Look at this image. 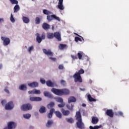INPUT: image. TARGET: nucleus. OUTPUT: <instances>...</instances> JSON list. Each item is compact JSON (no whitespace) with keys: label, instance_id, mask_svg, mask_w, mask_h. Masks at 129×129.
Wrapping results in <instances>:
<instances>
[{"label":"nucleus","instance_id":"nucleus-1","mask_svg":"<svg viewBox=\"0 0 129 129\" xmlns=\"http://www.w3.org/2000/svg\"><path fill=\"white\" fill-rule=\"evenodd\" d=\"M76 119L77 121L76 122L77 127L79 129H84L85 125L82 122V115L80 111H77L75 115Z\"/></svg>","mask_w":129,"mask_h":129},{"label":"nucleus","instance_id":"nucleus-2","mask_svg":"<svg viewBox=\"0 0 129 129\" xmlns=\"http://www.w3.org/2000/svg\"><path fill=\"white\" fill-rule=\"evenodd\" d=\"M51 91L54 94L58 96L68 95L70 94V91L67 89H57L52 88Z\"/></svg>","mask_w":129,"mask_h":129},{"label":"nucleus","instance_id":"nucleus-3","mask_svg":"<svg viewBox=\"0 0 129 129\" xmlns=\"http://www.w3.org/2000/svg\"><path fill=\"white\" fill-rule=\"evenodd\" d=\"M84 71L83 69H80L78 72H77L73 75V78H74V81L75 83H82V79L81 78V75L83 74L84 73Z\"/></svg>","mask_w":129,"mask_h":129},{"label":"nucleus","instance_id":"nucleus-4","mask_svg":"<svg viewBox=\"0 0 129 129\" xmlns=\"http://www.w3.org/2000/svg\"><path fill=\"white\" fill-rule=\"evenodd\" d=\"M32 108L33 107L32 106V104L30 103L23 104L21 107V110L24 111L31 110Z\"/></svg>","mask_w":129,"mask_h":129},{"label":"nucleus","instance_id":"nucleus-5","mask_svg":"<svg viewBox=\"0 0 129 129\" xmlns=\"http://www.w3.org/2000/svg\"><path fill=\"white\" fill-rule=\"evenodd\" d=\"M35 36H36V41L39 44L41 43L42 40H44L46 38V34H45L44 32L42 34L41 36H40V34L39 33H36Z\"/></svg>","mask_w":129,"mask_h":129},{"label":"nucleus","instance_id":"nucleus-6","mask_svg":"<svg viewBox=\"0 0 129 129\" xmlns=\"http://www.w3.org/2000/svg\"><path fill=\"white\" fill-rule=\"evenodd\" d=\"M53 19H54L59 22L61 21V19H60V18L59 17H57V16H56V15H55V14L51 15L50 16V15L47 16V20L49 22H50L52 20H53Z\"/></svg>","mask_w":129,"mask_h":129},{"label":"nucleus","instance_id":"nucleus-7","mask_svg":"<svg viewBox=\"0 0 129 129\" xmlns=\"http://www.w3.org/2000/svg\"><path fill=\"white\" fill-rule=\"evenodd\" d=\"M2 40L3 41L4 46H8L11 43V39L9 37H5V36H2L1 37Z\"/></svg>","mask_w":129,"mask_h":129},{"label":"nucleus","instance_id":"nucleus-8","mask_svg":"<svg viewBox=\"0 0 129 129\" xmlns=\"http://www.w3.org/2000/svg\"><path fill=\"white\" fill-rule=\"evenodd\" d=\"M42 51L48 57H52L54 55V53L52 52V50H51V49H46V48H43Z\"/></svg>","mask_w":129,"mask_h":129},{"label":"nucleus","instance_id":"nucleus-9","mask_svg":"<svg viewBox=\"0 0 129 129\" xmlns=\"http://www.w3.org/2000/svg\"><path fill=\"white\" fill-rule=\"evenodd\" d=\"M14 107V104L13 102H9L8 104H7L5 106V109L6 110H11L13 109Z\"/></svg>","mask_w":129,"mask_h":129},{"label":"nucleus","instance_id":"nucleus-10","mask_svg":"<svg viewBox=\"0 0 129 129\" xmlns=\"http://www.w3.org/2000/svg\"><path fill=\"white\" fill-rule=\"evenodd\" d=\"M29 100L31 102H40L42 101V98L39 97H31Z\"/></svg>","mask_w":129,"mask_h":129},{"label":"nucleus","instance_id":"nucleus-11","mask_svg":"<svg viewBox=\"0 0 129 129\" xmlns=\"http://www.w3.org/2000/svg\"><path fill=\"white\" fill-rule=\"evenodd\" d=\"M16 126L17 124L14 122H10L8 123V129H14Z\"/></svg>","mask_w":129,"mask_h":129},{"label":"nucleus","instance_id":"nucleus-12","mask_svg":"<svg viewBox=\"0 0 129 129\" xmlns=\"http://www.w3.org/2000/svg\"><path fill=\"white\" fill-rule=\"evenodd\" d=\"M42 27L44 30H48L50 29V28H51V26H50V25L46 22H44L43 23Z\"/></svg>","mask_w":129,"mask_h":129},{"label":"nucleus","instance_id":"nucleus-13","mask_svg":"<svg viewBox=\"0 0 129 129\" xmlns=\"http://www.w3.org/2000/svg\"><path fill=\"white\" fill-rule=\"evenodd\" d=\"M106 114L107 116L112 118L114 116V113L111 109H108L106 112Z\"/></svg>","mask_w":129,"mask_h":129},{"label":"nucleus","instance_id":"nucleus-14","mask_svg":"<svg viewBox=\"0 0 129 129\" xmlns=\"http://www.w3.org/2000/svg\"><path fill=\"white\" fill-rule=\"evenodd\" d=\"M54 37L57 39L58 41H61V34L59 32H54Z\"/></svg>","mask_w":129,"mask_h":129},{"label":"nucleus","instance_id":"nucleus-15","mask_svg":"<svg viewBox=\"0 0 129 129\" xmlns=\"http://www.w3.org/2000/svg\"><path fill=\"white\" fill-rule=\"evenodd\" d=\"M61 112L62 113V114L64 116H68L70 114V111L66 110L63 108L61 109Z\"/></svg>","mask_w":129,"mask_h":129},{"label":"nucleus","instance_id":"nucleus-16","mask_svg":"<svg viewBox=\"0 0 129 129\" xmlns=\"http://www.w3.org/2000/svg\"><path fill=\"white\" fill-rule=\"evenodd\" d=\"M28 86L31 88H36L39 86V84L36 82H34L33 83L28 84Z\"/></svg>","mask_w":129,"mask_h":129},{"label":"nucleus","instance_id":"nucleus-17","mask_svg":"<svg viewBox=\"0 0 129 129\" xmlns=\"http://www.w3.org/2000/svg\"><path fill=\"white\" fill-rule=\"evenodd\" d=\"M55 112V109L52 108L50 110L49 113L47 114V117L48 118H51L53 117V114Z\"/></svg>","mask_w":129,"mask_h":129},{"label":"nucleus","instance_id":"nucleus-18","mask_svg":"<svg viewBox=\"0 0 129 129\" xmlns=\"http://www.w3.org/2000/svg\"><path fill=\"white\" fill-rule=\"evenodd\" d=\"M20 10V7L19 5H16L14 7V13H18Z\"/></svg>","mask_w":129,"mask_h":129},{"label":"nucleus","instance_id":"nucleus-19","mask_svg":"<svg viewBox=\"0 0 129 129\" xmlns=\"http://www.w3.org/2000/svg\"><path fill=\"white\" fill-rule=\"evenodd\" d=\"M76 101V98L73 96H71L68 99V103H71L72 102H75Z\"/></svg>","mask_w":129,"mask_h":129},{"label":"nucleus","instance_id":"nucleus-20","mask_svg":"<svg viewBox=\"0 0 129 129\" xmlns=\"http://www.w3.org/2000/svg\"><path fill=\"white\" fill-rule=\"evenodd\" d=\"M58 48L60 50H64L65 49H67V44H62V43H60L58 46Z\"/></svg>","mask_w":129,"mask_h":129},{"label":"nucleus","instance_id":"nucleus-21","mask_svg":"<svg viewBox=\"0 0 129 129\" xmlns=\"http://www.w3.org/2000/svg\"><path fill=\"white\" fill-rule=\"evenodd\" d=\"M43 94L45 97H47L49 98H53V95H52L51 93H49V92L45 91L43 93Z\"/></svg>","mask_w":129,"mask_h":129},{"label":"nucleus","instance_id":"nucleus-22","mask_svg":"<svg viewBox=\"0 0 129 129\" xmlns=\"http://www.w3.org/2000/svg\"><path fill=\"white\" fill-rule=\"evenodd\" d=\"M47 111V109H46V107H45L44 106H41L40 107V108L39 109V112L40 113H45Z\"/></svg>","mask_w":129,"mask_h":129},{"label":"nucleus","instance_id":"nucleus-23","mask_svg":"<svg viewBox=\"0 0 129 129\" xmlns=\"http://www.w3.org/2000/svg\"><path fill=\"white\" fill-rule=\"evenodd\" d=\"M46 37L48 39H51L54 38V33H51L50 32H47L46 34Z\"/></svg>","mask_w":129,"mask_h":129},{"label":"nucleus","instance_id":"nucleus-24","mask_svg":"<svg viewBox=\"0 0 129 129\" xmlns=\"http://www.w3.org/2000/svg\"><path fill=\"white\" fill-rule=\"evenodd\" d=\"M99 121V119L96 117H93L92 118V123L93 124H97Z\"/></svg>","mask_w":129,"mask_h":129},{"label":"nucleus","instance_id":"nucleus-25","mask_svg":"<svg viewBox=\"0 0 129 129\" xmlns=\"http://www.w3.org/2000/svg\"><path fill=\"white\" fill-rule=\"evenodd\" d=\"M57 8L60 10H64V6H63V3H58L57 5Z\"/></svg>","mask_w":129,"mask_h":129},{"label":"nucleus","instance_id":"nucleus-26","mask_svg":"<svg viewBox=\"0 0 129 129\" xmlns=\"http://www.w3.org/2000/svg\"><path fill=\"white\" fill-rule=\"evenodd\" d=\"M23 21L24 23L25 24H28L29 22H30V19L28 18L27 17L23 16L22 18Z\"/></svg>","mask_w":129,"mask_h":129},{"label":"nucleus","instance_id":"nucleus-27","mask_svg":"<svg viewBox=\"0 0 129 129\" xmlns=\"http://www.w3.org/2000/svg\"><path fill=\"white\" fill-rule=\"evenodd\" d=\"M66 107L69 110L73 111V107H74V105L69 103L68 104H67Z\"/></svg>","mask_w":129,"mask_h":129},{"label":"nucleus","instance_id":"nucleus-28","mask_svg":"<svg viewBox=\"0 0 129 129\" xmlns=\"http://www.w3.org/2000/svg\"><path fill=\"white\" fill-rule=\"evenodd\" d=\"M54 122L52 120H49L47 121V123L46 124V126L47 127H50L53 124Z\"/></svg>","mask_w":129,"mask_h":129},{"label":"nucleus","instance_id":"nucleus-29","mask_svg":"<svg viewBox=\"0 0 129 129\" xmlns=\"http://www.w3.org/2000/svg\"><path fill=\"white\" fill-rule=\"evenodd\" d=\"M43 13L46 15H49L52 14V12L51 11H49V10L47 9H43Z\"/></svg>","mask_w":129,"mask_h":129},{"label":"nucleus","instance_id":"nucleus-30","mask_svg":"<svg viewBox=\"0 0 129 129\" xmlns=\"http://www.w3.org/2000/svg\"><path fill=\"white\" fill-rule=\"evenodd\" d=\"M55 106V103L53 102H51L49 103V104H48L47 105V107L48 108V109H51L52 108H53V107Z\"/></svg>","mask_w":129,"mask_h":129},{"label":"nucleus","instance_id":"nucleus-31","mask_svg":"<svg viewBox=\"0 0 129 129\" xmlns=\"http://www.w3.org/2000/svg\"><path fill=\"white\" fill-rule=\"evenodd\" d=\"M54 114H55L56 116L59 118H62V113L59 111H54Z\"/></svg>","mask_w":129,"mask_h":129},{"label":"nucleus","instance_id":"nucleus-32","mask_svg":"<svg viewBox=\"0 0 129 129\" xmlns=\"http://www.w3.org/2000/svg\"><path fill=\"white\" fill-rule=\"evenodd\" d=\"M19 89L22 91H26L27 90V87L25 85H21L19 87Z\"/></svg>","mask_w":129,"mask_h":129},{"label":"nucleus","instance_id":"nucleus-33","mask_svg":"<svg viewBox=\"0 0 129 129\" xmlns=\"http://www.w3.org/2000/svg\"><path fill=\"white\" fill-rule=\"evenodd\" d=\"M46 85L48 87H54V83H52L50 81H47Z\"/></svg>","mask_w":129,"mask_h":129},{"label":"nucleus","instance_id":"nucleus-34","mask_svg":"<svg viewBox=\"0 0 129 129\" xmlns=\"http://www.w3.org/2000/svg\"><path fill=\"white\" fill-rule=\"evenodd\" d=\"M102 127L101 125H95L94 127H93L92 126H90L89 128L90 129H99Z\"/></svg>","mask_w":129,"mask_h":129},{"label":"nucleus","instance_id":"nucleus-35","mask_svg":"<svg viewBox=\"0 0 129 129\" xmlns=\"http://www.w3.org/2000/svg\"><path fill=\"white\" fill-rule=\"evenodd\" d=\"M88 98L90 102H95L96 100L93 99L90 95H88Z\"/></svg>","mask_w":129,"mask_h":129},{"label":"nucleus","instance_id":"nucleus-36","mask_svg":"<svg viewBox=\"0 0 129 129\" xmlns=\"http://www.w3.org/2000/svg\"><path fill=\"white\" fill-rule=\"evenodd\" d=\"M66 121L70 123H72L73 122H74V120L73 119V118H66Z\"/></svg>","mask_w":129,"mask_h":129},{"label":"nucleus","instance_id":"nucleus-37","mask_svg":"<svg viewBox=\"0 0 129 129\" xmlns=\"http://www.w3.org/2000/svg\"><path fill=\"white\" fill-rule=\"evenodd\" d=\"M10 1L12 5H18L19 4V2L17 0H10Z\"/></svg>","mask_w":129,"mask_h":129},{"label":"nucleus","instance_id":"nucleus-38","mask_svg":"<svg viewBox=\"0 0 129 129\" xmlns=\"http://www.w3.org/2000/svg\"><path fill=\"white\" fill-rule=\"evenodd\" d=\"M40 22H41V19H40V18H39L38 17H36L35 19L36 24L38 25L40 24Z\"/></svg>","mask_w":129,"mask_h":129},{"label":"nucleus","instance_id":"nucleus-39","mask_svg":"<svg viewBox=\"0 0 129 129\" xmlns=\"http://www.w3.org/2000/svg\"><path fill=\"white\" fill-rule=\"evenodd\" d=\"M23 117L25 119H29L31 117V114H23Z\"/></svg>","mask_w":129,"mask_h":129},{"label":"nucleus","instance_id":"nucleus-40","mask_svg":"<svg viewBox=\"0 0 129 129\" xmlns=\"http://www.w3.org/2000/svg\"><path fill=\"white\" fill-rule=\"evenodd\" d=\"M82 40H83V39L82 38H80V37H78L77 36L75 37V41L76 42H78V41L82 42Z\"/></svg>","mask_w":129,"mask_h":129},{"label":"nucleus","instance_id":"nucleus-41","mask_svg":"<svg viewBox=\"0 0 129 129\" xmlns=\"http://www.w3.org/2000/svg\"><path fill=\"white\" fill-rule=\"evenodd\" d=\"M11 21L13 23H14L15 22V19L13 17V14H11V18H10Z\"/></svg>","mask_w":129,"mask_h":129},{"label":"nucleus","instance_id":"nucleus-42","mask_svg":"<svg viewBox=\"0 0 129 129\" xmlns=\"http://www.w3.org/2000/svg\"><path fill=\"white\" fill-rule=\"evenodd\" d=\"M115 115L116 116H123V113L121 111H118V112L115 113Z\"/></svg>","mask_w":129,"mask_h":129},{"label":"nucleus","instance_id":"nucleus-43","mask_svg":"<svg viewBox=\"0 0 129 129\" xmlns=\"http://www.w3.org/2000/svg\"><path fill=\"white\" fill-rule=\"evenodd\" d=\"M77 55H78V58L79 59H82V53H81V52H78V53H77Z\"/></svg>","mask_w":129,"mask_h":129},{"label":"nucleus","instance_id":"nucleus-44","mask_svg":"<svg viewBox=\"0 0 129 129\" xmlns=\"http://www.w3.org/2000/svg\"><path fill=\"white\" fill-rule=\"evenodd\" d=\"M33 49H34V46H30V47H29V48H28V51L30 53H31V51H32Z\"/></svg>","mask_w":129,"mask_h":129},{"label":"nucleus","instance_id":"nucleus-45","mask_svg":"<svg viewBox=\"0 0 129 129\" xmlns=\"http://www.w3.org/2000/svg\"><path fill=\"white\" fill-rule=\"evenodd\" d=\"M34 94H41V91H40V90H34Z\"/></svg>","mask_w":129,"mask_h":129},{"label":"nucleus","instance_id":"nucleus-46","mask_svg":"<svg viewBox=\"0 0 129 129\" xmlns=\"http://www.w3.org/2000/svg\"><path fill=\"white\" fill-rule=\"evenodd\" d=\"M57 101L60 103H63V99H62L61 98H58L57 99Z\"/></svg>","mask_w":129,"mask_h":129},{"label":"nucleus","instance_id":"nucleus-47","mask_svg":"<svg viewBox=\"0 0 129 129\" xmlns=\"http://www.w3.org/2000/svg\"><path fill=\"white\" fill-rule=\"evenodd\" d=\"M57 106L59 108H62V107H64L65 106V103H62L61 104H58Z\"/></svg>","mask_w":129,"mask_h":129},{"label":"nucleus","instance_id":"nucleus-48","mask_svg":"<svg viewBox=\"0 0 129 129\" xmlns=\"http://www.w3.org/2000/svg\"><path fill=\"white\" fill-rule=\"evenodd\" d=\"M58 69L60 70L64 69V66H63V64H59V66H58Z\"/></svg>","mask_w":129,"mask_h":129},{"label":"nucleus","instance_id":"nucleus-49","mask_svg":"<svg viewBox=\"0 0 129 129\" xmlns=\"http://www.w3.org/2000/svg\"><path fill=\"white\" fill-rule=\"evenodd\" d=\"M60 84L63 86H65L66 85V82L64 80H61L60 81Z\"/></svg>","mask_w":129,"mask_h":129},{"label":"nucleus","instance_id":"nucleus-50","mask_svg":"<svg viewBox=\"0 0 129 129\" xmlns=\"http://www.w3.org/2000/svg\"><path fill=\"white\" fill-rule=\"evenodd\" d=\"M71 57H72V59H74V60L78 59V57L77 56H76V55H71Z\"/></svg>","mask_w":129,"mask_h":129},{"label":"nucleus","instance_id":"nucleus-51","mask_svg":"<svg viewBox=\"0 0 129 129\" xmlns=\"http://www.w3.org/2000/svg\"><path fill=\"white\" fill-rule=\"evenodd\" d=\"M75 35H76V36L81 38L83 40V41L84 42V39L83 38V37H82V36H80V35H79V34H78V33H74Z\"/></svg>","mask_w":129,"mask_h":129},{"label":"nucleus","instance_id":"nucleus-52","mask_svg":"<svg viewBox=\"0 0 129 129\" xmlns=\"http://www.w3.org/2000/svg\"><path fill=\"white\" fill-rule=\"evenodd\" d=\"M49 59L54 61H56V57H51V56H50V57H49Z\"/></svg>","mask_w":129,"mask_h":129},{"label":"nucleus","instance_id":"nucleus-53","mask_svg":"<svg viewBox=\"0 0 129 129\" xmlns=\"http://www.w3.org/2000/svg\"><path fill=\"white\" fill-rule=\"evenodd\" d=\"M1 103L2 104L3 106H4L6 103V101L5 100H3L2 102H1Z\"/></svg>","mask_w":129,"mask_h":129},{"label":"nucleus","instance_id":"nucleus-54","mask_svg":"<svg viewBox=\"0 0 129 129\" xmlns=\"http://www.w3.org/2000/svg\"><path fill=\"white\" fill-rule=\"evenodd\" d=\"M40 82L42 84H44L45 83H46V81L44 80H40Z\"/></svg>","mask_w":129,"mask_h":129},{"label":"nucleus","instance_id":"nucleus-55","mask_svg":"<svg viewBox=\"0 0 129 129\" xmlns=\"http://www.w3.org/2000/svg\"><path fill=\"white\" fill-rule=\"evenodd\" d=\"M4 91L8 94H10V91L9 90L7 89V88H6L5 89Z\"/></svg>","mask_w":129,"mask_h":129},{"label":"nucleus","instance_id":"nucleus-56","mask_svg":"<svg viewBox=\"0 0 129 129\" xmlns=\"http://www.w3.org/2000/svg\"><path fill=\"white\" fill-rule=\"evenodd\" d=\"M34 92H35V91H29L28 92V93H29V94H34Z\"/></svg>","mask_w":129,"mask_h":129},{"label":"nucleus","instance_id":"nucleus-57","mask_svg":"<svg viewBox=\"0 0 129 129\" xmlns=\"http://www.w3.org/2000/svg\"><path fill=\"white\" fill-rule=\"evenodd\" d=\"M3 66L2 63H1V64H0V70H1L3 68Z\"/></svg>","mask_w":129,"mask_h":129},{"label":"nucleus","instance_id":"nucleus-58","mask_svg":"<svg viewBox=\"0 0 129 129\" xmlns=\"http://www.w3.org/2000/svg\"><path fill=\"white\" fill-rule=\"evenodd\" d=\"M2 21H4L3 18H0V23H1Z\"/></svg>","mask_w":129,"mask_h":129},{"label":"nucleus","instance_id":"nucleus-59","mask_svg":"<svg viewBox=\"0 0 129 129\" xmlns=\"http://www.w3.org/2000/svg\"><path fill=\"white\" fill-rule=\"evenodd\" d=\"M63 0H59L58 3H63Z\"/></svg>","mask_w":129,"mask_h":129},{"label":"nucleus","instance_id":"nucleus-60","mask_svg":"<svg viewBox=\"0 0 129 129\" xmlns=\"http://www.w3.org/2000/svg\"><path fill=\"white\" fill-rule=\"evenodd\" d=\"M82 106H83V107H86V105L85 104H83L82 105Z\"/></svg>","mask_w":129,"mask_h":129},{"label":"nucleus","instance_id":"nucleus-61","mask_svg":"<svg viewBox=\"0 0 129 129\" xmlns=\"http://www.w3.org/2000/svg\"><path fill=\"white\" fill-rule=\"evenodd\" d=\"M4 129H9L8 126V127H6L4 128Z\"/></svg>","mask_w":129,"mask_h":129},{"label":"nucleus","instance_id":"nucleus-62","mask_svg":"<svg viewBox=\"0 0 129 129\" xmlns=\"http://www.w3.org/2000/svg\"><path fill=\"white\" fill-rule=\"evenodd\" d=\"M33 128V126H30V128Z\"/></svg>","mask_w":129,"mask_h":129},{"label":"nucleus","instance_id":"nucleus-63","mask_svg":"<svg viewBox=\"0 0 129 129\" xmlns=\"http://www.w3.org/2000/svg\"><path fill=\"white\" fill-rule=\"evenodd\" d=\"M26 48H27V46H25Z\"/></svg>","mask_w":129,"mask_h":129},{"label":"nucleus","instance_id":"nucleus-64","mask_svg":"<svg viewBox=\"0 0 129 129\" xmlns=\"http://www.w3.org/2000/svg\"><path fill=\"white\" fill-rule=\"evenodd\" d=\"M35 1V0H32V1Z\"/></svg>","mask_w":129,"mask_h":129}]
</instances>
